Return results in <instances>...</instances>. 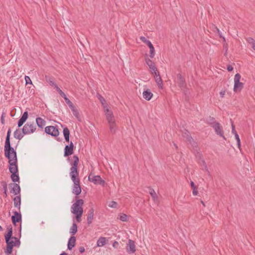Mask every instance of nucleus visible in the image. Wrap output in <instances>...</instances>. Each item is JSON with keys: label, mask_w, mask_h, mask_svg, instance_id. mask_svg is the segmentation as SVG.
Here are the masks:
<instances>
[{"label": "nucleus", "mask_w": 255, "mask_h": 255, "mask_svg": "<svg viewBox=\"0 0 255 255\" xmlns=\"http://www.w3.org/2000/svg\"><path fill=\"white\" fill-rule=\"evenodd\" d=\"M215 28H216V30H217V32H218V33H219V34L220 36L221 37H222L223 36H222V35H221V32H220V30H219V29L217 27H216Z\"/></svg>", "instance_id": "nucleus-58"}, {"label": "nucleus", "mask_w": 255, "mask_h": 255, "mask_svg": "<svg viewBox=\"0 0 255 255\" xmlns=\"http://www.w3.org/2000/svg\"><path fill=\"white\" fill-rule=\"evenodd\" d=\"M247 41L249 43H250L251 45V46L252 47L253 45H254V43L255 44V40L251 37H249L247 39Z\"/></svg>", "instance_id": "nucleus-43"}, {"label": "nucleus", "mask_w": 255, "mask_h": 255, "mask_svg": "<svg viewBox=\"0 0 255 255\" xmlns=\"http://www.w3.org/2000/svg\"><path fill=\"white\" fill-rule=\"evenodd\" d=\"M94 213V210L93 208H92L89 210L87 216V224L89 225H90L93 222Z\"/></svg>", "instance_id": "nucleus-22"}, {"label": "nucleus", "mask_w": 255, "mask_h": 255, "mask_svg": "<svg viewBox=\"0 0 255 255\" xmlns=\"http://www.w3.org/2000/svg\"><path fill=\"white\" fill-rule=\"evenodd\" d=\"M155 81L160 89L163 88V83L159 72L153 75Z\"/></svg>", "instance_id": "nucleus-19"}, {"label": "nucleus", "mask_w": 255, "mask_h": 255, "mask_svg": "<svg viewBox=\"0 0 255 255\" xmlns=\"http://www.w3.org/2000/svg\"><path fill=\"white\" fill-rule=\"evenodd\" d=\"M118 246H119V243L117 241H115L114 242V243L113 244V247L115 249H117V248H118Z\"/></svg>", "instance_id": "nucleus-48"}, {"label": "nucleus", "mask_w": 255, "mask_h": 255, "mask_svg": "<svg viewBox=\"0 0 255 255\" xmlns=\"http://www.w3.org/2000/svg\"><path fill=\"white\" fill-rule=\"evenodd\" d=\"M127 251L129 254H133L135 252V246L134 242L131 240H128L127 244Z\"/></svg>", "instance_id": "nucleus-16"}, {"label": "nucleus", "mask_w": 255, "mask_h": 255, "mask_svg": "<svg viewBox=\"0 0 255 255\" xmlns=\"http://www.w3.org/2000/svg\"><path fill=\"white\" fill-rule=\"evenodd\" d=\"M63 135H64L65 140L67 142H69V136H70V131H69V129L68 128L65 127L63 128Z\"/></svg>", "instance_id": "nucleus-30"}, {"label": "nucleus", "mask_w": 255, "mask_h": 255, "mask_svg": "<svg viewBox=\"0 0 255 255\" xmlns=\"http://www.w3.org/2000/svg\"><path fill=\"white\" fill-rule=\"evenodd\" d=\"M45 132L53 136H57L59 135V131L56 127L48 126L45 128Z\"/></svg>", "instance_id": "nucleus-10"}, {"label": "nucleus", "mask_w": 255, "mask_h": 255, "mask_svg": "<svg viewBox=\"0 0 255 255\" xmlns=\"http://www.w3.org/2000/svg\"><path fill=\"white\" fill-rule=\"evenodd\" d=\"M149 194L151 195L152 199L154 201H156L157 200L158 197H157V194L155 193V191L153 189H150Z\"/></svg>", "instance_id": "nucleus-35"}, {"label": "nucleus", "mask_w": 255, "mask_h": 255, "mask_svg": "<svg viewBox=\"0 0 255 255\" xmlns=\"http://www.w3.org/2000/svg\"><path fill=\"white\" fill-rule=\"evenodd\" d=\"M143 98L147 101H149L153 96V94L150 92V90L147 89L142 93Z\"/></svg>", "instance_id": "nucleus-25"}, {"label": "nucleus", "mask_w": 255, "mask_h": 255, "mask_svg": "<svg viewBox=\"0 0 255 255\" xmlns=\"http://www.w3.org/2000/svg\"><path fill=\"white\" fill-rule=\"evenodd\" d=\"M74 146L72 141H71L69 145H66L64 148V156L67 157L72 154L74 151Z\"/></svg>", "instance_id": "nucleus-15"}, {"label": "nucleus", "mask_w": 255, "mask_h": 255, "mask_svg": "<svg viewBox=\"0 0 255 255\" xmlns=\"http://www.w3.org/2000/svg\"><path fill=\"white\" fill-rule=\"evenodd\" d=\"M10 187V192L12 193L14 195L17 196L20 194V186L16 183H10L9 185Z\"/></svg>", "instance_id": "nucleus-14"}, {"label": "nucleus", "mask_w": 255, "mask_h": 255, "mask_svg": "<svg viewBox=\"0 0 255 255\" xmlns=\"http://www.w3.org/2000/svg\"><path fill=\"white\" fill-rule=\"evenodd\" d=\"M54 88L59 93V94L63 92V91L58 87V86H56Z\"/></svg>", "instance_id": "nucleus-49"}, {"label": "nucleus", "mask_w": 255, "mask_h": 255, "mask_svg": "<svg viewBox=\"0 0 255 255\" xmlns=\"http://www.w3.org/2000/svg\"><path fill=\"white\" fill-rule=\"evenodd\" d=\"M14 215L11 216V221L12 224L16 226L17 223L20 222L22 221V216L20 211H13Z\"/></svg>", "instance_id": "nucleus-11"}, {"label": "nucleus", "mask_w": 255, "mask_h": 255, "mask_svg": "<svg viewBox=\"0 0 255 255\" xmlns=\"http://www.w3.org/2000/svg\"><path fill=\"white\" fill-rule=\"evenodd\" d=\"M14 206L16 208L18 211L20 210L21 206V197L20 195L16 196L13 198Z\"/></svg>", "instance_id": "nucleus-21"}, {"label": "nucleus", "mask_w": 255, "mask_h": 255, "mask_svg": "<svg viewBox=\"0 0 255 255\" xmlns=\"http://www.w3.org/2000/svg\"><path fill=\"white\" fill-rule=\"evenodd\" d=\"M1 185L2 186V188L3 190V194L5 197H6L7 196V184L5 182L2 181L1 182Z\"/></svg>", "instance_id": "nucleus-36"}, {"label": "nucleus", "mask_w": 255, "mask_h": 255, "mask_svg": "<svg viewBox=\"0 0 255 255\" xmlns=\"http://www.w3.org/2000/svg\"><path fill=\"white\" fill-rule=\"evenodd\" d=\"M36 123L39 128H43L46 124V121L41 118L38 117L36 119Z\"/></svg>", "instance_id": "nucleus-27"}, {"label": "nucleus", "mask_w": 255, "mask_h": 255, "mask_svg": "<svg viewBox=\"0 0 255 255\" xmlns=\"http://www.w3.org/2000/svg\"><path fill=\"white\" fill-rule=\"evenodd\" d=\"M205 122L207 124L210 125L212 127H213V126L215 125V124L218 123L216 121V120L214 117L211 116H209L206 119Z\"/></svg>", "instance_id": "nucleus-29"}, {"label": "nucleus", "mask_w": 255, "mask_h": 255, "mask_svg": "<svg viewBox=\"0 0 255 255\" xmlns=\"http://www.w3.org/2000/svg\"><path fill=\"white\" fill-rule=\"evenodd\" d=\"M140 39L145 44L148 45L149 48V57L151 58H153L155 55V50L151 42L148 39H147L144 36H141L140 37Z\"/></svg>", "instance_id": "nucleus-8"}, {"label": "nucleus", "mask_w": 255, "mask_h": 255, "mask_svg": "<svg viewBox=\"0 0 255 255\" xmlns=\"http://www.w3.org/2000/svg\"><path fill=\"white\" fill-rule=\"evenodd\" d=\"M212 128L215 130V133L221 137H222L224 139L225 136L224 135V131L223 128L219 123H217L215 125L213 126Z\"/></svg>", "instance_id": "nucleus-12"}, {"label": "nucleus", "mask_w": 255, "mask_h": 255, "mask_svg": "<svg viewBox=\"0 0 255 255\" xmlns=\"http://www.w3.org/2000/svg\"><path fill=\"white\" fill-rule=\"evenodd\" d=\"M77 232V226L76 224L74 222L72 224V226L70 228V233L72 235H74Z\"/></svg>", "instance_id": "nucleus-32"}, {"label": "nucleus", "mask_w": 255, "mask_h": 255, "mask_svg": "<svg viewBox=\"0 0 255 255\" xmlns=\"http://www.w3.org/2000/svg\"><path fill=\"white\" fill-rule=\"evenodd\" d=\"M106 244V238L100 237L97 242V246L99 247L104 246Z\"/></svg>", "instance_id": "nucleus-31"}, {"label": "nucleus", "mask_w": 255, "mask_h": 255, "mask_svg": "<svg viewBox=\"0 0 255 255\" xmlns=\"http://www.w3.org/2000/svg\"><path fill=\"white\" fill-rule=\"evenodd\" d=\"M2 230H3L2 228L1 227V226H0V231H2Z\"/></svg>", "instance_id": "nucleus-61"}, {"label": "nucleus", "mask_w": 255, "mask_h": 255, "mask_svg": "<svg viewBox=\"0 0 255 255\" xmlns=\"http://www.w3.org/2000/svg\"><path fill=\"white\" fill-rule=\"evenodd\" d=\"M226 93V91L225 90H223V91H221L220 92V96L222 97V98H223L225 94Z\"/></svg>", "instance_id": "nucleus-53"}, {"label": "nucleus", "mask_w": 255, "mask_h": 255, "mask_svg": "<svg viewBox=\"0 0 255 255\" xmlns=\"http://www.w3.org/2000/svg\"><path fill=\"white\" fill-rule=\"evenodd\" d=\"M224 48H226V51H227V46H225L224 45ZM226 52H227V51H226Z\"/></svg>", "instance_id": "nucleus-64"}, {"label": "nucleus", "mask_w": 255, "mask_h": 255, "mask_svg": "<svg viewBox=\"0 0 255 255\" xmlns=\"http://www.w3.org/2000/svg\"><path fill=\"white\" fill-rule=\"evenodd\" d=\"M76 242V238L75 237L72 236L70 238L68 241L67 248L69 250H71L72 248L75 246Z\"/></svg>", "instance_id": "nucleus-26"}, {"label": "nucleus", "mask_w": 255, "mask_h": 255, "mask_svg": "<svg viewBox=\"0 0 255 255\" xmlns=\"http://www.w3.org/2000/svg\"><path fill=\"white\" fill-rule=\"evenodd\" d=\"M108 123L111 132L113 134L115 133L117 130L115 119L108 121Z\"/></svg>", "instance_id": "nucleus-17"}, {"label": "nucleus", "mask_w": 255, "mask_h": 255, "mask_svg": "<svg viewBox=\"0 0 255 255\" xmlns=\"http://www.w3.org/2000/svg\"><path fill=\"white\" fill-rule=\"evenodd\" d=\"M104 110L107 121L115 119L113 112L108 108L107 105H106Z\"/></svg>", "instance_id": "nucleus-20"}, {"label": "nucleus", "mask_w": 255, "mask_h": 255, "mask_svg": "<svg viewBox=\"0 0 255 255\" xmlns=\"http://www.w3.org/2000/svg\"><path fill=\"white\" fill-rule=\"evenodd\" d=\"M60 95L61 97H62L64 98L65 101L66 100V99H68L67 98V97L66 96V95H65V94L63 92L62 93H61Z\"/></svg>", "instance_id": "nucleus-50"}, {"label": "nucleus", "mask_w": 255, "mask_h": 255, "mask_svg": "<svg viewBox=\"0 0 255 255\" xmlns=\"http://www.w3.org/2000/svg\"><path fill=\"white\" fill-rule=\"evenodd\" d=\"M76 202L71 207V211L72 213H83L82 206L84 204V201L82 199H75Z\"/></svg>", "instance_id": "nucleus-4"}, {"label": "nucleus", "mask_w": 255, "mask_h": 255, "mask_svg": "<svg viewBox=\"0 0 255 255\" xmlns=\"http://www.w3.org/2000/svg\"><path fill=\"white\" fill-rule=\"evenodd\" d=\"M73 162L71 164L70 176L71 180L73 182L72 187V193L76 195L75 199L78 198L77 196L81 192V188L80 185V179L79 178V172L77 167L79 162V159L77 155H74L73 156Z\"/></svg>", "instance_id": "nucleus-1"}, {"label": "nucleus", "mask_w": 255, "mask_h": 255, "mask_svg": "<svg viewBox=\"0 0 255 255\" xmlns=\"http://www.w3.org/2000/svg\"><path fill=\"white\" fill-rule=\"evenodd\" d=\"M97 97L99 100L102 105L104 106V108H105L106 105H107L106 103V100L100 94L97 93Z\"/></svg>", "instance_id": "nucleus-33"}, {"label": "nucleus", "mask_w": 255, "mask_h": 255, "mask_svg": "<svg viewBox=\"0 0 255 255\" xmlns=\"http://www.w3.org/2000/svg\"><path fill=\"white\" fill-rule=\"evenodd\" d=\"M192 190H193V194L194 195H197L198 194V191L196 189V188L192 189Z\"/></svg>", "instance_id": "nucleus-55"}, {"label": "nucleus", "mask_w": 255, "mask_h": 255, "mask_svg": "<svg viewBox=\"0 0 255 255\" xmlns=\"http://www.w3.org/2000/svg\"><path fill=\"white\" fill-rule=\"evenodd\" d=\"M69 108L71 109L72 112H73L74 111H75V110L77 109L74 105H73L72 106H71Z\"/></svg>", "instance_id": "nucleus-57"}, {"label": "nucleus", "mask_w": 255, "mask_h": 255, "mask_svg": "<svg viewBox=\"0 0 255 255\" xmlns=\"http://www.w3.org/2000/svg\"><path fill=\"white\" fill-rule=\"evenodd\" d=\"M119 219L123 222H126L128 221V216L125 214H122L120 216Z\"/></svg>", "instance_id": "nucleus-39"}, {"label": "nucleus", "mask_w": 255, "mask_h": 255, "mask_svg": "<svg viewBox=\"0 0 255 255\" xmlns=\"http://www.w3.org/2000/svg\"><path fill=\"white\" fill-rule=\"evenodd\" d=\"M28 112L27 111L24 112L17 122V126L18 128L21 127L26 122L28 118Z\"/></svg>", "instance_id": "nucleus-18"}, {"label": "nucleus", "mask_w": 255, "mask_h": 255, "mask_svg": "<svg viewBox=\"0 0 255 255\" xmlns=\"http://www.w3.org/2000/svg\"><path fill=\"white\" fill-rule=\"evenodd\" d=\"M4 118H5V113H2V114H1V118H0V122L2 125L4 124V123H5Z\"/></svg>", "instance_id": "nucleus-46"}, {"label": "nucleus", "mask_w": 255, "mask_h": 255, "mask_svg": "<svg viewBox=\"0 0 255 255\" xmlns=\"http://www.w3.org/2000/svg\"><path fill=\"white\" fill-rule=\"evenodd\" d=\"M235 139H236V140L237 141V142L238 147L239 148H240V147H241V140H240V137H239V135L238 134V133H236V134L235 135Z\"/></svg>", "instance_id": "nucleus-38"}, {"label": "nucleus", "mask_w": 255, "mask_h": 255, "mask_svg": "<svg viewBox=\"0 0 255 255\" xmlns=\"http://www.w3.org/2000/svg\"><path fill=\"white\" fill-rule=\"evenodd\" d=\"M117 205L118 204L116 202L112 201L109 203V206L111 208H115L117 207Z\"/></svg>", "instance_id": "nucleus-42"}, {"label": "nucleus", "mask_w": 255, "mask_h": 255, "mask_svg": "<svg viewBox=\"0 0 255 255\" xmlns=\"http://www.w3.org/2000/svg\"><path fill=\"white\" fill-rule=\"evenodd\" d=\"M36 129V126L33 123L27 122L24 125L21 130L25 135L33 133L35 131Z\"/></svg>", "instance_id": "nucleus-5"}, {"label": "nucleus", "mask_w": 255, "mask_h": 255, "mask_svg": "<svg viewBox=\"0 0 255 255\" xmlns=\"http://www.w3.org/2000/svg\"><path fill=\"white\" fill-rule=\"evenodd\" d=\"M25 80L26 84H32V81L28 76H26L25 77Z\"/></svg>", "instance_id": "nucleus-45"}, {"label": "nucleus", "mask_w": 255, "mask_h": 255, "mask_svg": "<svg viewBox=\"0 0 255 255\" xmlns=\"http://www.w3.org/2000/svg\"><path fill=\"white\" fill-rule=\"evenodd\" d=\"M177 83L179 87H184L186 85L185 81L184 78L182 77L181 74H178L177 75Z\"/></svg>", "instance_id": "nucleus-23"}, {"label": "nucleus", "mask_w": 255, "mask_h": 255, "mask_svg": "<svg viewBox=\"0 0 255 255\" xmlns=\"http://www.w3.org/2000/svg\"><path fill=\"white\" fill-rule=\"evenodd\" d=\"M21 225H20V227H19V231H20V232H21Z\"/></svg>", "instance_id": "nucleus-63"}, {"label": "nucleus", "mask_w": 255, "mask_h": 255, "mask_svg": "<svg viewBox=\"0 0 255 255\" xmlns=\"http://www.w3.org/2000/svg\"><path fill=\"white\" fill-rule=\"evenodd\" d=\"M79 252L81 253H83L85 252V248L84 247H80L79 249Z\"/></svg>", "instance_id": "nucleus-54"}, {"label": "nucleus", "mask_w": 255, "mask_h": 255, "mask_svg": "<svg viewBox=\"0 0 255 255\" xmlns=\"http://www.w3.org/2000/svg\"><path fill=\"white\" fill-rule=\"evenodd\" d=\"M227 69L228 70V71L230 72V71H232L233 70V67H232V66H231L230 65H229L227 66Z\"/></svg>", "instance_id": "nucleus-52"}, {"label": "nucleus", "mask_w": 255, "mask_h": 255, "mask_svg": "<svg viewBox=\"0 0 255 255\" xmlns=\"http://www.w3.org/2000/svg\"><path fill=\"white\" fill-rule=\"evenodd\" d=\"M65 102L66 103V104L68 105V106L69 107L73 105L72 102L69 99H66Z\"/></svg>", "instance_id": "nucleus-47"}, {"label": "nucleus", "mask_w": 255, "mask_h": 255, "mask_svg": "<svg viewBox=\"0 0 255 255\" xmlns=\"http://www.w3.org/2000/svg\"><path fill=\"white\" fill-rule=\"evenodd\" d=\"M10 134H11V129L9 128L7 132V134H6V137L4 145L11 144L10 141Z\"/></svg>", "instance_id": "nucleus-34"}, {"label": "nucleus", "mask_w": 255, "mask_h": 255, "mask_svg": "<svg viewBox=\"0 0 255 255\" xmlns=\"http://www.w3.org/2000/svg\"><path fill=\"white\" fill-rule=\"evenodd\" d=\"M190 185L191 186L192 189L196 188V187L194 184V183L193 181H191Z\"/></svg>", "instance_id": "nucleus-56"}, {"label": "nucleus", "mask_w": 255, "mask_h": 255, "mask_svg": "<svg viewBox=\"0 0 255 255\" xmlns=\"http://www.w3.org/2000/svg\"><path fill=\"white\" fill-rule=\"evenodd\" d=\"M76 215V219L78 222H80L81 221V218L83 214V213H73Z\"/></svg>", "instance_id": "nucleus-40"}, {"label": "nucleus", "mask_w": 255, "mask_h": 255, "mask_svg": "<svg viewBox=\"0 0 255 255\" xmlns=\"http://www.w3.org/2000/svg\"><path fill=\"white\" fill-rule=\"evenodd\" d=\"M24 135H25V134H24L22 131L21 132L18 129H16L13 133L14 137L18 140H21L23 138Z\"/></svg>", "instance_id": "nucleus-28"}, {"label": "nucleus", "mask_w": 255, "mask_h": 255, "mask_svg": "<svg viewBox=\"0 0 255 255\" xmlns=\"http://www.w3.org/2000/svg\"><path fill=\"white\" fill-rule=\"evenodd\" d=\"M4 151L5 156L8 159L9 166L17 165L16 152L11 147V144L4 145Z\"/></svg>", "instance_id": "nucleus-3"}, {"label": "nucleus", "mask_w": 255, "mask_h": 255, "mask_svg": "<svg viewBox=\"0 0 255 255\" xmlns=\"http://www.w3.org/2000/svg\"><path fill=\"white\" fill-rule=\"evenodd\" d=\"M9 171L11 173V179L15 183L19 181V177L18 174V165L9 166Z\"/></svg>", "instance_id": "nucleus-7"}, {"label": "nucleus", "mask_w": 255, "mask_h": 255, "mask_svg": "<svg viewBox=\"0 0 255 255\" xmlns=\"http://www.w3.org/2000/svg\"><path fill=\"white\" fill-rule=\"evenodd\" d=\"M7 233L4 235L6 249L4 252L6 255L12 253V249L15 247L19 248L20 246V241L18 238L12 237V227L9 225L7 227Z\"/></svg>", "instance_id": "nucleus-2"}, {"label": "nucleus", "mask_w": 255, "mask_h": 255, "mask_svg": "<svg viewBox=\"0 0 255 255\" xmlns=\"http://www.w3.org/2000/svg\"><path fill=\"white\" fill-rule=\"evenodd\" d=\"M222 38H223V40H224V41H226V39H225V37L222 36Z\"/></svg>", "instance_id": "nucleus-62"}, {"label": "nucleus", "mask_w": 255, "mask_h": 255, "mask_svg": "<svg viewBox=\"0 0 255 255\" xmlns=\"http://www.w3.org/2000/svg\"><path fill=\"white\" fill-rule=\"evenodd\" d=\"M252 48L255 51V43H254Z\"/></svg>", "instance_id": "nucleus-60"}, {"label": "nucleus", "mask_w": 255, "mask_h": 255, "mask_svg": "<svg viewBox=\"0 0 255 255\" xmlns=\"http://www.w3.org/2000/svg\"><path fill=\"white\" fill-rule=\"evenodd\" d=\"M60 95L61 97H62L64 98L65 101L66 100V99H68L67 98V97L66 96V95H65V94L63 92L62 93H61Z\"/></svg>", "instance_id": "nucleus-51"}, {"label": "nucleus", "mask_w": 255, "mask_h": 255, "mask_svg": "<svg viewBox=\"0 0 255 255\" xmlns=\"http://www.w3.org/2000/svg\"><path fill=\"white\" fill-rule=\"evenodd\" d=\"M46 78H47V76H46ZM46 80L49 83V85L54 87V88L57 86V85L53 81L51 78L46 79Z\"/></svg>", "instance_id": "nucleus-37"}, {"label": "nucleus", "mask_w": 255, "mask_h": 255, "mask_svg": "<svg viewBox=\"0 0 255 255\" xmlns=\"http://www.w3.org/2000/svg\"><path fill=\"white\" fill-rule=\"evenodd\" d=\"M73 115L77 119V120L80 121V119L79 117V114L78 111L76 109L73 112H72Z\"/></svg>", "instance_id": "nucleus-41"}, {"label": "nucleus", "mask_w": 255, "mask_h": 255, "mask_svg": "<svg viewBox=\"0 0 255 255\" xmlns=\"http://www.w3.org/2000/svg\"><path fill=\"white\" fill-rule=\"evenodd\" d=\"M182 136L185 138L187 141L191 143L193 141V139L190 135L189 132L186 129L182 131Z\"/></svg>", "instance_id": "nucleus-24"}, {"label": "nucleus", "mask_w": 255, "mask_h": 255, "mask_svg": "<svg viewBox=\"0 0 255 255\" xmlns=\"http://www.w3.org/2000/svg\"><path fill=\"white\" fill-rule=\"evenodd\" d=\"M231 123H232V132L233 134L235 135L236 133H237V131H236V130L235 129V127L233 123L232 120H231Z\"/></svg>", "instance_id": "nucleus-44"}, {"label": "nucleus", "mask_w": 255, "mask_h": 255, "mask_svg": "<svg viewBox=\"0 0 255 255\" xmlns=\"http://www.w3.org/2000/svg\"><path fill=\"white\" fill-rule=\"evenodd\" d=\"M145 62L147 65L148 66L150 71L153 75L156 74V72H159L157 71V68L155 65V63L152 62L150 59L147 58L145 59Z\"/></svg>", "instance_id": "nucleus-13"}, {"label": "nucleus", "mask_w": 255, "mask_h": 255, "mask_svg": "<svg viewBox=\"0 0 255 255\" xmlns=\"http://www.w3.org/2000/svg\"><path fill=\"white\" fill-rule=\"evenodd\" d=\"M89 180L94 183L95 184H99L104 186L105 184V181L103 180L100 175H90L88 177Z\"/></svg>", "instance_id": "nucleus-9"}, {"label": "nucleus", "mask_w": 255, "mask_h": 255, "mask_svg": "<svg viewBox=\"0 0 255 255\" xmlns=\"http://www.w3.org/2000/svg\"><path fill=\"white\" fill-rule=\"evenodd\" d=\"M60 255H67V254L65 252H63L62 254H61Z\"/></svg>", "instance_id": "nucleus-59"}, {"label": "nucleus", "mask_w": 255, "mask_h": 255, "mask_svg": "<svg viewBox=\"0 0 255 255\" xmlns=\"http://www.w3.org/2000/svg\"><path fill=\"white\" fill-rule=\"evenodd\" d=\"M241 77V75L239 73H237L235 75L234 91L235 92L240 91L244 87V84L240 82Z\"/></svg>", "instance_id": "nucleus-6"}]
</instances>
